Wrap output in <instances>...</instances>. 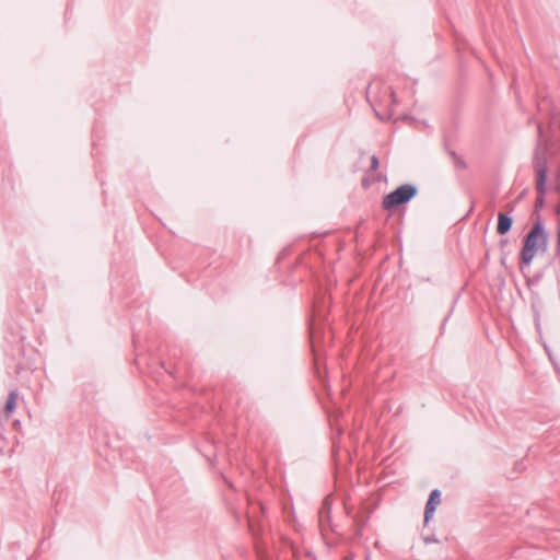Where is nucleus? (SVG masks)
<instances>
[{
  "instance_id": "obj_1",
  "label": "nucleus",
  "mask_w": 560,
  "mask_h": 560,
  "mask_svg": "<svg viewBox=\"0 0 560 560\" xmlns=\"http://www.w3.org/2000/svg\"><path fill=\"white\" fill-rule=\"evenodd\" d=\"M548 234L540 220H537L529 232L524 236L523 247L520 253V270L524 273L526 267H529L538 250H547Z\"/></svg>"
},
{
  "instance_id": "obj_2",
  "label": "nucleus",
  "mask_w": 560,
  "mask_h": 560,
  "mask_svg": "<svg viewBox=\"0 0 560 560\" xmlns=\"http://www.w3.org/2000/svg\"><path fill=\"white\" fill-rule=\"evenodd\" d=\"M538 141L534 150L533 167L536 173V182H538L539 189L547 183L548 178V147L542 141V127L538 125Z\"/></svg>"
},
{
  "instance_id": "obj_3",
  "label": "nucleus",
  "mask_w": 560,
  "mask_h": 560,
  "mask_svg": "<svg viewBox=\"0 0 560 560\" xmlns=\"http://www.w3.org/2000/svg\"><path fill=\"white\" fill-rule=\"evenodd\" d=\"M418 194V188L412 184H404L387 194L382 200V208L390 211L408 203Z\"/></svg>"
},
{
  "instance_id": "obj_4",
  "label": "nucleus",
  "mask_w": 560,
  "mask_h": 560,
  "mask_svg": "<svg viewBox=\"0 0 560 560\" xmlns=\"http://www.w3.org/2000/svg\"><path fill=\"white\" fill-rule=\"evenodd\" d=\"M441 503V491L439 489H434L430 492L429 499L425 503L424 508V523L427 524L430 518L433 516L436 506Z\"/></svg>"
},
{
  "instance_id": "obj_5",
  "label": "nucleus",
  "mask_w": 560,
  "mask_h": 560,
  "mask_svg": "<svg viewBox=\"0 0 560 560\" xmlns=\"http://www.w3.org/2000/svg\"><path fill=\"white\" fill-rule=\"evenodd\" d=\"M513 224V218L510 217L506 213L499 212L498 213V224H497V232L500 235H505L509 233L512 229Z\"/></svg>"
},
{
  "instance_id": "obj_6",
  "label": "nucleus",
  "mask_w": 560,
  "mask_h": 560,
  "mask_svg": "<svg viewBox=\"0 0 560 560\" xmlns=\"http://www.w3.org/2000/svg\"><path fill=\"white\" fill-rule=\"evenodd\" d=\"M19 393L16 389H13L9 393L8 398L5 400L4 405V416L9 418L11 413L14 411L16 407V399H18Z\"/></svg>"
},
{
  "instance_id": "obj_7",
  "label": "nucleus",
  "mask_w": 560,
  "mask_h": 560,
  "mask_svg": "<svg viewBox=\"0 0 560 560\" xmlns=\"http://www.w3.org/2000/svg\"><path fill=\"white\" fill-rule=\"evenodd\" d=\"M319 525L320 527L325 526V522L329 523L330 521V505L327 500L324 501L323 508L319 511Z\"/></svg>"
},
{
  "instance_id": "obj_8",
  "label": "nucleus",
  "mask_w": 560,
  "mask_h": 560,
  "mask_svg": "<svg viewBox=\"0 0 560 560\" xmlns=\"http://www.w3.org/2000/svg\"><path fill=\"white\" fill-rule=\"evenodd\" d=\"M536 190H537V198L535 201V209H540L545 205L546 185H544L542 188L539 189L538 182H536Z\"/></svg>"
},
{
  "instance_id": "obj_9",
  "label": "nucleus",
  "mask_w": 560,
  "mask_h": 560,
  "mask_svg": "<svg viewBox=\"0 0 560 560\" xmlns=\"http://www.w3.org/2000/svg\"><path fill=\"white\" fill-rule=\"evenodd\" d=\"M450 154L453 158L454 165L456 168L465 170L467 167L466 162L463 160L462 156L457 155L455 151H451Z\"/></svg>"
},
{
  "instance_id": "obj_10",
  "label": "nucleus",
  "mask_w": 560,
  "mask_h": 560,
  "mask_svg": "<svg viewBox=\"0 0 560 560\" xmlns=\"http://www.w3.org/2000/svg\"><path fill=\"white\" fill-rule=\"evenodd\" d=\"M380 167V160L376 155L371 156V165L369 172H375Z\"/></svg>"
},
{
  "instance_id": "obj_11",
  "label": "nucleus",
  "mask_w": 560,
  "mask_h": 560,
  "mask_svg": "<svg viewBox=\"0 0 560 560\" xmlns=\"http://www.w3.org/2000/svg\"><path fill=\"white\" fill-rule=\"evenodd\" d=\"M389 90V96H390V100H392V105H397L398 104V100H397V96H396V93L393 89H388Z\"/></svg>"
},
{
  "instance_id": "obj_12",
  "label": "nucleus",
  "mask_w": 560,
  "mask_h": 560,
  "mask_svg": "<svg viewBox=\"0 0 560 560\" xmlns=\"http://www.w3.org/2000/svg\"><path fill=\"white\" fill-rule=\"evenodd\" d=\"M538 281H539V278H529V277H527L526 284L528 287H530L532 284L537 283Z\"/></svg>"
},
{
  "instance_id": "obj_13",
  "label": "nucleus",
  "mask_w": 560,
  "mask_h": 560,
  "mask_svg": "<svg viewBox=\"0 0 560 560\" xmlns=\"http://www.w3.org/2000/svg\"><path fill=\"white\" fill-rule=\"evenodd\" d=\"M557 190L560 192V172L557 175Z\"/></svg>"
},
{
  "instance_id": "obj_14",
  "label": "nucleus",
  "mask_w": 560,
  "mask_h": 560,
  "mask_svg": "<svg viewBox=\"0 0 560 560\" xmlns=\"http://www.w3.org/2000/svg\"><path fill=\"white\" fill-rule=\"evenodd\" d=\"M508 207H509L510 211H513L514 207L512 203H509Z\"/></svg>"
},
{
  "instance_id": "obj_15",
  "label": "nucleus",
  "mask_w": 560,
  "mask_h": 560,
  "mask_svg": "<svg viewBox=\"0 0 560 560\" xmlns=\"http://www.w3.org/2000/svg\"><path fill=\"white\" fill-rule=\"evenodd\" d=\"M362 184H363V186H364V187H368V186H369V183H368V180H365V179L363 180V183H362Z\"/></svg>"
}]
</instances>
